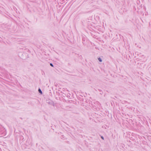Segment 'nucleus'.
Instances as JSON below:
<instances>
[{
	"label": "nucleus",
	"instance_id": "nucleus-3",
	"mask_svg": "<svg viewBox=\"0 0 151 151\" xmlns=\"http://www.w3.org/2000/svg\"><path fill=\"white\" fill-rule=\"evenodd\" d=\"M50 65L52 67H53V65L52 63H50Z\"/></svg>",
	"mask_w": 151,
	"mask_h": 151
},
{
	"label": "nucleus",
	"instance_id": "nucleus-1",
	"mask_svg": "<svg viewBox=\"0 0 151 151\" xmlns=\"http://www.w3.org/2000/svg\"><path fill=\"white\" fill-rule=\"evenodd\" d=\"M38 91L41 94H42V91L40 89H39Z\"/></svg>",
	"mask_w": 151,
	"mask_h": 151
},
{
	"label": "nucleus",
	"instance_id": "nucleus-2",
	"mask_svg": "<svg viewBox=\"0 0 151 151\" xmlns=\"http://www.w3.org/2000/svg\"><path fill=\"white\" fill-rule=\"evenodd\" d=\"M98 60H99L101 62L102 61V60H101V58H98Z\"/></svg>",
	"mask_w": 151,
	"mask_h": 151
},
{
	"label": "nucleus",
	"instance_id": "nucleus-4",
	"mask_svg": "<svg viewBox=\"0 0 151 151\" xmlns=\"http://www.w3.org/2000/svg\"><path fill=\"white\" fill-rule=\"evenodd\" d=\"M101 138H102V139H104V137H101Z\"/></svg>",
	"mask_w": 151,
	"mask_h": 151
}]
</instances>
